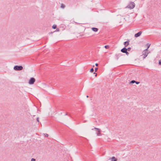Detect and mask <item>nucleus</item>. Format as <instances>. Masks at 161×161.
<instances>
[{"mask_svg":"<svg viewBox=\"0 0 161 161\" xmlns=\"http://www.w3.org/2000/svg\"><path fill=\"white\" fill-rule=\"evenodd\" d=\"M135 3L133 2H130L129 3V4L126 7V8L131 9L135 7Z\"/></svg>","mask_w":161,"mask_h":161,"instance_id":"1","label":"nucleus"},{"mask_svg":"<svg viewBox=\"0 0 161 161\" xmlns=\"http://www.w3.org/2000/svg\"><path fill=\"white\" fill-rule=\"evenodd\" d=\"M150 53V52H148L147 49H145L142 52V54L141 56H143V58H145L147 56L148 54Z\"/></svg>","mask_w":161,"mask_h":161,"instance_id":"2","label":"nucleus"},{"mask_svg":"<svg viewBox=\"0 0 161 161\" xmlns=\"http://www.w3.org/2000/svg\"><path fill=\"white\" fill-rule=\"evenodd\" d=\"M14 69L16 70H20L23 69V67L21 66H15L14 67Z\"/></svg>","mask_w":161,"mask_h":161,"instance_id":"3","label":"nucleus"},{"mask_svg":"<svg viewBox=\"0 0 161 161\" xmlns=\"http://www.w3.org/2000/svg\"><path fill=\"white\" fill-rule=\"evenodd\" d=\"M93 129H95L97 131V136H100L101 135V130L100 129L95 127L94 129H92V130H93Z\"/></svg>","mask_w":161,"mask_h":161,"instance_id":"4","label":"nucleus"},{"mask_svg":"<svg viewBox=\"0 0 161 161\" xmlns=\"http://www.w3.org/2000/svg\"><path fill=\"white\" fill-rule=\"evenodd\" d=\"M35 81V79L34 78H31L29 80V83L30 84H33Z\"/></svg>","mask_w":161,"mask_h":161,"instance_id":"5","label":"nucleus"},{"mask_svg":"<svg viewBox=\"0 0 161 161\" xmlns=\"http://www.w3.org/2000/svg\"><path fill=\"white\" fill-rule=\"evenodd\" d=\"M142 33V31H140L138 33H137L134 36L135 37H138L139 36L141 35Z\"/></svg>","mask_w":161,"mask_h":161,"instance_id":"6","label":"nucleus"},{"mask_svg":"<svg viewBox=\"0 0 161 161\" xmlns=\"http://www.w3.org/2000/svg\"><path fill=\"white\" fill-rule=\"evenodd\" d=\"M121 51L123 53H125L127 52V49L126 48H124L121 49Z\"/></svg>","mask_w":161,"mask_h":161,"instance_id":"7","label":"nucleus"},{"mask_svg":"<svg viewBox=\"0 0 161 161\" xmlns=\"http://www.w3.org/2000/svg\"><path fill=\"white\" fill-rule=\"evenodd\" d=\"M109 159H111V161H117V159L114 157L110 158Z\"/></svg>","mask_w":161,"mask_h":161,"instance_id":"8","label":"nucleus"},{"mask_svg":"<svg viewBox=\"0 0 161 161\" xmlns=\"http://www.w3.org/2000/svg\"><path fill=\"white\" fill-rule=\"evenodd\" d=\"M129 41H127L124 42V45L125 46V47L127 46L129 44Z\"/></svg>","mask_w":161,"mask_h":161,"instance_id":"9","label":"nucleus"},{"mask_svg":"<svg viewBox=\"0 0 161 161\" xmlns=\"http://www.w3.org/2000/svg\"><path fill=\"white\" fill-rule=\"evenodd\" d=\"M92 30L94 32H97L98 31V29L96 28L93 27L92 28Z\"/></svg>","mask_w":161,"mask_h":161,"instance_id":"10","label":"nucleus"},{"mask_svg":"<svg viewBox=\"0 0 161 161\" xmlns=\"http://www.w3.org/2000/svg\"><path fill=\"white\" fill-rule=\"evenodd\" d=\"M60 7L62 8H64L65 7V5L63 3H62L61 4Z\"/></svg>","mask_w":161,"mask_h":161,"instance_id":"11","label":"nucleus"},{"mask_svg":"<svg viewBox=\"0 0 161 161\" xmlns=\"http://www.w3.org/2000/svg\"><path fill=\"white\" fill-rule=\"evenodd\" d=\"M136 82V81L135 80H132L130 82V84H133Z\"/></svg>","mask_w":161,"mask_h":161,"instance_id":"12","label":"nucleus"},{"mask_svg":"<svg viewBox=\"0 0 161 161\" xmlns=\"http://www.w3.org/2000/svg\"><path fill=\"white\" fill-rule=\"evenodd\" d=\"M56 27L57 26L55 25H54L52 26V28L54 29H55L56 28Z\"/></svg>","mask_w":161,"mask_h":161,"instance_id":"13","label":"nucleus"},{"mask_svg":"<svg viewBox=\"0 0 161 161\" xmlns=\"http://www.w3.org/2000/svg\"><path fill=\"white\" fill-rule=\"evenodd\" d=\"M105 48L106 49H108L109 48V46L108 45L105 46Z\"/></svg>","mask_w":161,"mask_h":161,"instance_id":"14","label":"nucleus"},{"mask_svg":"<svg viewBox=\"0 0 161 161\" xmlns=\"http://www.w3.org/2000/svg\"><path fill=\"white\" fill-rule=\"evenodd\" d=\"M93 71H94V69L93 68L91 69L90 72H93Z\"/></svg>","mask_w":161,"mask_h":161,"instance_id":"15","label":"nucleus"},{"mask_svg":"<svg viewBox=\"0 0 161 161\" xmlns=\"http://www.w3.org/2000/svg\"><path fill=\"white\" fill-rule=\"evenodd\" d=\"M147 49H148L149 48V47H150V44H149V43H147Z\"/></svg>","mask_w":161,"mask_h":161,"instance_id":"16","label":"nucleus"},{"mask_svg":"<svg viewBox=\"0 0 161 161\" xmlns=\"http://www.w3.org/2000/svg\"><path fill=\"white\" fill-rule=\"evenodd\" d=\"M31 161H36V159L35 158H32Z\"/></svg>","mask_w":161,"mask_h":161,"instance_id":"17","label":"nucleus"},{"mask_svg":"<svg viewBox=\"0 0 161 161\" xmlns=\"http://www.w3.org/2000/svg\"><path fill=\"white\" fill-rule=\"evenodd\" d=\"M131 48L130 47L128 48L127 49V50H128V51H130V50Z\"/></svg>","mask_w":161,"mask_h":161,"instance_id":"18","label":"nucleus"},{"mask_svg":"<svg viewBox=\"0 0 161 161\" xmlns=\"http://www.w3.org/2000/svg\"><path fill=\"white\" fill-rule=\"evenodd\" d=\"M98 69L97 68H96L95 69V72H96Z\"/></svg>","mask_w":161,"mask_h":161,"instance_id":"19","label":"nucleus"},{"mask_svg":"<svg viewBox=\"0 0 161 161\" xmlns=\"http://www.w3.org/2000/svg\"><path fill=\"white\" fill-rule=\"evenodd\" d=\"M140 82H138V81H136V82H135V83L137 84H138L140 83Z\"/></svg>","mask_w":161,"mask_h":161,"instance_id":"20","label":"nucleus"},{"mask_svg":"<svg viewBox=\"0 0 161 161\" xmlns=\"http://www.w3.org/2000/svg\"><path fill=\"white\" fill-rule=\"evenodd\" d=\"M159 65H161V60H160L159 61Z\"/></svg>","mask_w":161,"mask_h":161,"instance_id":"21","label":"nucleus"},{"mask_svg":"<svg viewBox=\"0 0 161 161\" xmlns=\"http://www.w3.org/2000/svg\"><path fill=\"white\" fill-rule=\"evenodd\" d=\"M36 120H37V121L38 122H39V119L38 118H37V119H36Z\"/></svg>","mask_w":161,"mask_h":161,"instance_id":"22","label":"nucleus"},{"mask_svg":"<svg viewBox=\"0 0 161 161\" xmlns=\"http://www.w3.org/2000/svg\"><path fill=\"white\" fill-rule=\"evenodd\" d=\"M125 53H126V54L127 55H128L129 54V53L127 51V52Z\"/></svg>","mask_w":161,"mask_h":161,"instance_id":"23","label":"nucleus"},{"mask_svg":"<svg viewBox=\"0 0 161 161\" xmlns=\"http://www.w3.org/2000/svg\"><path fill=\"white\" fill-rule=\"evenodd\" d=\"M45 136H48V134H45Z\"/></svg>","mask_w":161,"mask_h":161,"instance_id":"24","label":"nucleus"},{"mask_svg":"<svg viewBox=\"0 0 161 161\" xmlns=\"http://www.w3.org/2000/svg\"><path fill=\"white\" fill-rule=\"evenodd\" d=\"M98 65V64L97 63H96L95 64V65L96 66H97Z\"/></svg>","mask_w":161,"mask_h":161,"instance_id":"25","label":"nucleus"},{"mask_svg":"<svg viewBox=\"0 0 161 161\" xmlns=\"http://www.w3.org/2000/svg\"><path fill=\"white\" fill-rule=\"evenodd\" d=\"M97 73H96V75H95V76H97Z\"/></svg>","mask_w":161,"mask_h":161,"instance_id":"26","label":"nucleus"},{"mask_svg":"<svg viewBox=\"0 0 161 161\" xmlns=\"http://www.w3.org/2000/svg\"><path fill=\"white\" fill-rule=\"evenodd\" d=\"M86 97H88V96H86Z\"/></svg>","mask_w":161,"mask_h":161,"instance_id":"27","label":"nucleus"},{"mask_svg":"<svg viewBox=\"0 0 161 161\" xmlns=\"http://www.w3.org/2000/svg\"><path fill=\"white\" fill-rule=\"evenodd\" d=\"M67 115V114H65V115Z\"/></svg>","mask_w":161,"mask_h":161,"instance_id":"28","label":"nucleus"}]
</instances>
